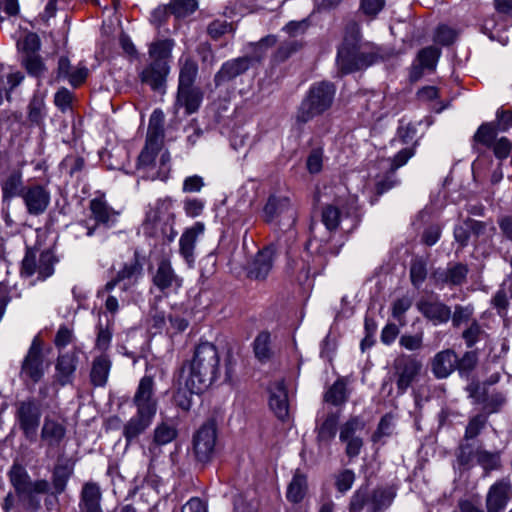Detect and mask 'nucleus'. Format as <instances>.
<instances>
[{
  "label": "nucleus",
  "mask_w": 512,
  "mask_h": 512,
  "mask_svg": "<svg viewBox=\"0 0 512 512\" xmlns=\"http://www.w3.org/2000/svg\"><path fill=\"white\" fill-rule=\"evenodd\" d=\"M136 413L124 424L122 435L126 445L137 443L153 423L158 409L155 380L152 375H144L131 399Z\"/></svg>",
  "instance_id": "obj_1"
},
{
  "label": "nucleus",
  "mask_w": 512,
  "mask_h": 512,
  "mask_svg": "<svg viewBox=\"0 0 512 512\" xmlns=\"http://www.w3.org/2000/svg\"><path fill=\"white\" fill-rule=\"evenodd\" d=\"M174 47L175 40L173 38L154 39L148 44L150 61L137 71V78L141 85L148 87L155 94L164 95L166 93Z\"/></svg>",
  "instance_id": "obj_2"
},
{
  "label": "nucleus",
  "mask_w": 512,
  "mask_h": 512,
  "mask_svg": "<svg viewBox=\"0 0 512 512\" xmlns=\"http://www.w3.org/2000/svg\"><path fill=\"white\" fill-rule=\"evenodd\" d=\"M186 370L191 386L194 381L198 383V390H207L220 377V356L217 347L207 341L198 343L194 347L192 358L183 361L178 369L179 379L184 378Z\"/></svg>",
  "instance_id": "obj_3"
},
{
  "label": "nucleus",
  "mask_w": 512,
  "mask_h": 512,
  "mask_svg": "<svg viewBox=\"0 0 512 512\" xmlns=\"http://www.w3.org/2000/svg\"><path fill=\"white\" fill-rule=\"evenodd\" d=\"M337 86L329 80L314 82L305 93L297 108L295 121L305 125L315 118L328 114L335 101Z\"/></svg>",
  "instance_id": "obj_4"
},
{
  "label": "nucleus",
  "mask_w": 512,
  "mask_h": 512,
  "mask_svg": "<svg viewBox=\"0 0 512 512\" xmlns=\"http://www.w3.org/2000/svg\"><path fill=\"white\" fill-rule=\"evenodd\" d=\"M9 480L17 498L15 512H38L41 509V499L38 494H48L50 484L45 479L31 481L27 471L21 465H13L9 472Z\"/></svg>",
  "instance_id": "obj_5"
},
{
  "label": "nucleus",
  "mask_w": 512,
  "mask_h": 512,
  "mask_svg": "<svg viewBox=\"0 0 512 512\" xmlns=\"http://www.w3.org/2000/svg\"><path fill=\"white\" fill-rule=\"evenodd\" d=\"M380 59V48L371 42L339 45L336 55L337 73L343 77L363 71Z\"/></svg>",
  "instance_id": "obj_6"
},
{
  "label": "nucleus",
  "mask_w": 512,
  "mask_h": 512,
  "mask_svg": "<svg viewBox=\"0 0 512 512\" xmlns=\"http://www.w3.org/2000/svg\"><path fill=\"white\" fill-rule=\"evenodd\" d=\"M198 70L197 62L191 57L180 62L175 106L184 108L186 115L196 113L204 98L202 88L196 85Z\"/></svg>",
  "instance_id": "obj_7"
},
{
  "label": "nucleus",
  "mask_w": 512,
  "mask_h": 512,
  "mask_svg": "<svg viewBox=\"0 0 512 512\" xmlns=\"http://www.w3.org/2000/svg\"><path fill=\"white\" fill-rule=\"evenodd\" d=\"M479 363L478 350L465 351L458 356L452 348L437 352L430 360V369L436 379H446L457 371L461 377H470Z\"/></svg>",
  "instance_id": "obj_8"
},
{
  "label": "nucleus",
  "mask_w": 512,
  "mask_h": 512,
  "mask_svg": "<svg viewBox=\"0 0 512 512\" xmlns=\"http://www.w3.org/2000/svg\"><path fill=\"white\" fill-rule=\"evenodd\" d=\"M397 494L395 485H377L371 489L369 483L359 486L348 503V512H384L393 503Z\"/></svg>",
  "instance_id": "obj_9"
},
{
  "label": "nucleus",
  "mask_w": 512,
  "mask_h": 512,
  "mask_svg": "<svg viewBox=\"0 0 512 512\" xmlns=\"http://www.w3.org/2000/svg\"><path fill=\"white\" fill-rule=\"evenodd\" d=\"M336 204H325L321 208V222L325 228L334 233L340 228L342 217L349 219L350 224L342 228L344 232H353L362 221V210L356 196H349L345 200H337Z\"/></svg>",
  "instance_id": "obj_10"
},
{
  "label": "nucleus",
  "mask_w": 512,
  "mask_h": 512,
  "mask_svg": "<svg viewBox=\"0 0 512 512\" xmlns=\"http://www.w3.org/2000/svg\"><path fill=\"white\" fill-rule=\"evenodd\" d=\"M41 39L36 32L26 31L16 41V50L20 66L26 73L37 80L44 77L47 67L41 56Z\"/></svg>",
  "instance_id": "obj_11"
},
{
  "label": "nucleus",
  "mask_w": 512,
  "mask_h": 512,
  "mask_svg": "<svg viewBox=\"0 0 512 512\" xmlns=\"http://www.w3.org/2000/svg\"><path fill=\"white\" fill-rule=\"evenodd\" d=\"M39 250L27 246L25 255L21 261L20 275L25 278L32 277L37 273V279L44 281L54 273V266L59 261L51 249H45L38 255Z\"/></svg>",
  "instance_id": "obj_12"
},
{
  "label": "nucleus",
  "mask_w": 512,
  "mask_h": 512,
  "mask_svg": "<svg viewBox=\"0 0 512 512\" xmlns=\"http://www.w3.org/2000/svg\"><path fill=\"white\" fill-rule=\"evenodd\" d=\"M14 417L23 437L33 443L37 439V431L42 416V405L39 399L28 397L16 401Z\"/></svg>",
  "instance_id": "obj_13"
},
{
  "label": "nucleus",
  "mask_w": 512,
  "mask_h": 512,
  "mask_svg": "<svg viewBox=\"0 0 512 512\" xmlns=\"http://www.w3.org/2000/svg\"><path fill=\"white\" fill-rule=\"evenodd\" d=\"M423 364L415 354H400L392 364V375L396 383L397 394L403 395L416 382Z\"/></svg>",
  "instance_id": "obj_14"
},
{
  "label": "nucleus",
  "mask_w": 512,
  "mask_h": 512,
  "mask_svg": "<svg viewBox=\"0 0 512 512\" xmlns=\"http://www.w3.org/2000/svg\"><path fill=\"white\" fill-rule=\"evenodd\" d=\"M217 422L214 418L207 419L194 433L193 451L198 462L208 463L215 454L217 441Z\"/></svg>",
  "instance_id": "obj_15"
},
{
  "label": "nucleus",
  "mask_w": 512,
  "mask_h": 512,
  "mask_svg": "<svg viewBox=\"0 0 512 512\" xmlns=\"http://www.w3.org/2000/svg\"><path fill=\"white\" fill-rule=\"evenodd\" d=\"M90 76L89 69L82 63L73 66L67 55H61L57 59V66L51 74L49 83L68 81L73 89L83 87Z\"/></svg>",
  "instance_id": "obj_16"
},
{
  "label": "nucleus",
  "mask_w": 512,
  "mask_h": 512,
  "mask_svg": "<svg viewBox=\"0 0 512 512\" xmlns=\"http://www.w3.org/2000/svg\"><path fill=\"white\" fill-rule=\"evenodd\" d=\"M441 54V48L436 45H429L418 50L408 71V81L414 84L423 78L425 72L434 73Z\"/></svg>",
  "instance_id": "obj_17"
},
{
  "label": "nucleus",
  "mask_w": 512,
  "mask_h": 512,
  "mask_svg": "<svg viewBox=\"0 0 512 512\" xmlns=\"http://www.w3.org/2000/svg\"><path fill=\"white\" fill-rule=\"evenodd\" d=\"M48 183L49 180L45 183L29 180L25 185L21 198L28 214L39 216L47 210L51 200Z\"/></svg>",
  "instance_id": "obj_18"
},
{
  "label": "nucleus",
  "mask_w": 512,
  "mask_h": 512,
  "mask_svg": "<svg viewBox=\"0 0 512 512\" xmlns=\"http://www.w3.org/2000/svg\"><path fill=\"white\" fill-rule=\"evenodd\" d=\"M44 340L35 336L21 365V375L33 384L38 383L44 376Z\"/></svg>",
  "instance_id": "obj_19"
},
{
  "label": "nucleus",
  "mask_w": 512,
  "mask_h": 512,
  "mask_svg": "<svg viewBox=\"0 0 512 512\" xmlns=\"http://www.w3.org/2000/svg\"><path fill=\"white\" fill-rule=\"evenodd\" d=\"M291 209L292 201L289 196L271 193L259 211V218L266 225L279 226Z\"/></svg>",
  "instance_id": "obj_20"
},
{
  "label": "nucleus",
  "mask_w": 512,
  "mask_h": 512,
  "mask_svg": "<svg viewBox=\"0 0 512 512\" xmlns=\"http://www.w3.org/2000/svg\"><path fill=\"white\" fill-rule=\"evenodd\" d=\"M469 272L468 264L451 261L445 269H434L430 274V278L437 287H461L467 282Z\"/></svg>",
  "instance_id": "obj_21"
},
{
  "label": "nucleus",
  "mask_w": 512,
  "mask_h": 512,
  "mask_svg": "<svg viewBox=\"0 0 512 512\" xmlns=\"http://www.w3.org/2000/svg\"><path fill=\"white\" fill-rule=\"evenodd\" d=\"M253 65V57L243 55L229 59L222 63L220 69L215 73L213 82L216 88L222 87L243 76Z\"/></svg>",
  "instance_id": "obj_22"
},
{
  "label": "nucleus",
  "mask_w": 512,
  "mask_h": 512,
  "mask_svg": "<svg viewBox=\"0 0 512 512\" xmlns=\"http://www.w3.org/2000/svg\"><path fill=\"white\" fill-rule=\"evenodd\" d=\"M417 310L433 325L447 323L451 318V308L439 299V296L431 293L421 297L416 303Z\"/></svg>",
  "instance_id": "obj_23"
},
{
  "label": "nucleus",
  "mask_w": 512,
  "mask_h": 512,
  "mask_svg": "<svg viewBox=\"0 0 512 512\" xmlns=\"http://www.w3.org/2000/svg\"><path fill=\"white\" fill-rule=\"evenodd\" d=\"M275 248L273 245L264 246L246 265V277L250 280L264 281L274 265Z\"/></svg>",
  "instance_id": "obj_24"
},
{
  "label": "nucleus",
  "mask_w": 512,
  "mask_h": 512,
  "mask_svg": "<svg viewBox=\"0 0 512 512\" xmlns=\"http://www.w3.org/2000/svg\"><path fill=\"white\" fill-rule=\"evenodd\" d=\"M512 499V483L508 477L498 479L487 492L485 505L487 512H503Z\"/></svg>",
  "instance_id": "obj_25"
},
{
  "label": "nucleus",
  "mask_w": 512,
  "mask_h": 512,
  "mask_svg": "<svg viewBox=\"0 0 512 512\" xmlns=\"http://www.w3.org/2000/svg\"><path fill=\"white\" fill-rule=\"evenodd\" d=\"M151 281L163 294H168L171 290L177 289L182 285L181 278L175 273L170 259L166 256L159 258Z\"/></svg>",
  "instance_id": "obj_26"
},
{
  "label": "nucleus",
  "mask_w": 512,
  "mask_h": 512,
  "mask_svg": "<svg viewBox=\"0 0 512 512\" xmlns=\"http://www.w3.org/2000/svg\"><path fill=\"white\" fill-rule=\"evenodd\" d=\"M512 128V107L504 105L496 111V119L491 122H483L477 129V139L488 142L493 133L506 132Z\"/></svg>",
  "instance_id": "obj_27"
},
{
  "label": "nucleus",
  "mask_w": 512,
  "mask_h": 512,
  "mask_svg": "<svg viewBox=\"0 0 512 512\" xmlns=\"http://www.w3.org/2000/svg\"><path fill=\"white\" fill-rule=\"evenodd\" d=\"M268 405L274 415L282 422L289 419L288 389L285 380L271 383L268 387Z\"/></svg>",
  "instance_id": "obj_28"
},
{
  "label": "nucleus",
  "mask_w": 512,
  "mask_h": 512,
  "mask_svg": "<svg viewBox=\"0 0 512 512\" xmlns=\"http://www.w3.org/2000/svg\"><path fill=\"white\" fill-rule=\"evenodd\" d=\"M75 461L71 458L61 461L60 457L51 470V483L49 493L54 497L63 494L70 478L74 475Z\"/></svg>",
  "instance_id": "obj_29"
},
{
  "label": "nucleus",
  "mask_w": 512,
  "mask_h": 512,
  "mask_svg": "<svg viewBox=\"0 0 512 512\" xmlns=\"http://www.w3.org/2000/svg\"><path fill=\"white\" fill-rule=\"evenodd\" d=\"M179 378L178 372L175 373L174 377ZM178 387H176L172 394V403L179 409L183 414H188L192 407V397L194 394L200 395L206 390H198V383L193 381V386L190 384V379L185 378L184 385L181 384V379H178Z\"/></svg>",
  "instance_id": "obj_30"
},
{
  "label": "nucleus",
  "mask_w": 512,
  "mask_h": 512,
  "mask_svg": "<svg viewBox=\"0 0 512 512\" xmlns=\"http://www.w3.org/2000/svg\"><path fill=\"white\" fill-rule=\"evenodd\" d=\"M77 364L78 356L75 352L59 354L55 364L54 382L62 387L72 384Z\"/></svg>",
  "instance_id": "obj_31"
},
{
  "label": "nucleus",
  "mask_w": 512,
  "mask_h": 512,
  "mask_svg": "<svg viewBox=\"0 0 512 512\" xmlns=\"http://www.w3.org/2000/svg\"><path fill=\"white\" fill-rule=\"evenodd\" d=\"M90 217L96 222V226L111 228L117 220L119 212L115 211L105 200L104 195L95 197L89 202Z\"/></svg>",
  "instance_id": "obj_32"
},
{
  "label": "nucleus",
  "mask_w": 512,
  "mask_h": 512,
  "mask_svg": "<svg viewBox=\"0 0 512 512\" xmlns=\"http://www.w3.org/2000/svg\"><path fill=\"white\" fill-rule=\"evenodd\" d=\"M101 500L102 491L97 482L87 481L83 483L78 503L80 512H103Z\"/></svg>",
  "instance_id": "obj_33"
},
{
  "label": "nucleus",
  "mask_w": 512,
  "mask_h": 512,
  "mask_svg": "<svg viewBox=\"0 0 512 512\" xmlns=\"http://www.w3.org/2000/svg\"><path fill=\"white\" fill-rule=\"evenodd\" d=\"M205 230L204 223L195 222L193 226L186 228L179 240V253L188 265L195 261L194 250L199 235Z\"/></svg>",
  "instance_id": "obj_34"
},
{
  "label": "nucleus",
  "mask_w": 512,
  "mask_h": 512,
  "mask_svg": "<svg viewBox=\"0 0 512 512\" xmlns=\"http://www.w3.org/2000/svg\"><path fill=\"white\" fill-rule=\"evenodd\" d=\"M179 433L176 425L170 421H161L153 430L148 450L156 453L162 446H165L177 439Z\"/></svg>",
  "instance_id": "obj_35"
},
{
  "label": "nucleus",
  "mask_w": 512,
  "mask_h": 512,
  "mask_svg": "<svg viewBox=\"0 0 512 512\" xmlns=\"http://www.w3.org/2000/svg\"><path fill=\"white\" fill-rule=\"evenodd\" d=\"M309 257L307 254V258L302 256H290L288 258L285 273L291 282L300 286H304L308 282L311 274Z\"/></svg>",
  "instance_id": "obj_36"
},
{
  "label": "nucleus",
  "mask_w": 512,
  "mask_h": 512,
  "mask_svg": "<svg viewBox=\"0 0 512 512\" xmlns=\"http://www.w3.org/2000/svg\"><path fill=\"white\" fill-rule=\"evenodd\" d=\"M499 133H493L490 141L483 142L477 139V131L472 137V147L475 151H480V147L491 149L494 156L499 160H504L509 157L512 151V141L507 137L497 138Z\"/></svg>",
  "instance_id": "obj_37"
},
{
  "label": "nucleus",
  "mask_w": 512,
  "mask_h": 512,
  "mask_svg": "<svg viewBox=\"0 0 512 512\" xmlns=\"http://www.w3.org/2000/svg\"><path fill=\"white\" fill-rule=\"evenodd\" d=\"M143 265L140 260V254L136 250L133 258L122 265L121 269L115 273L117 280L123 284V289L126 290L135 285L139 277L142 275Z\"/></svg>",
  "instance_id": "obj_38"
},
{
  "label": "nucleus",
  "mask_w": 512,
  "mask_h": 512,
  "mask_svg": "<svg viewBox=\"0 0 512 512\" xmlns=\"http://www.w3.org/2000/svg\"><path fill=\"white\" fill-rule=\"evenodd\" d=\"M175 221H161L159 223H143V231L146 237L159 241L162 245L170 244L177 232L174 229Z\"/></svg>",
  "instance_id": "obj_39"
},
{
  "label": "nucleus",
  "mask_w": 512,
  "mask_h": 512,
  "mask_svg": "<svg viewBox=\"0 0 512 512\" xmlns=\"http://www.w3.org/2000/svg\"><path fill=\"white\" fill-rule=\"evenodd\" d=\"M66 436V427L63 423L48 416L44 418L40 437L46 442L47 447L54 448L59 446Z\"/></svg>",
  "instance_id": "obj_40"
},
{
  "label": "nucleus",
  "mask_w": 512,
  "mask_h": 512,
  "mask_svg": "<svg viewBox=\"0 0 512 512\" xmlns=\"http://www.w3.org/2000/svg\"><path fill=\"white\" fill-rule=\"evenodd\" d=\"M112 362L108 354L96 356L91 365L89 374L90 384L93 387H104L107 384Z\"/></svg>",
  "instance_id": "obj_41"
},
{
  "label": "nucleus",
  "mask_w": 512,
  "mask_h": 512,
  "mask_svg": "<svg viewBox=\"0 0 512 512\" xmlns=\"http://www.w3.org/2000/svg\"><path fill=\"white\" fill-rule=\"evenodd\" d=\"M339 412H328L316 426V441L319 445H329L335 438L339 422Z\"/></svg>",
  "instance_id": "obj_42"
},
{
  "label": "nucleus",
  "mask_w": 512,
  "mask_h": 512,
  "mask_svg": "<svg viewBox=\"0 0 512 512\" xmlns=\"http://www.w3.org/2000/svg\"><path fill=\"white\" fill-rule=\"evenodd\" d=\"M307 492L308 477L301 469H296L288 484L286 498L292 504H299L304 500Z\"/></svg>",
  "instance_id": "obj_43"
},
{
  "label": "nucleus",
  "mask_w": 512,
  "mask_h": 512,
  "mask_svg": "<svg viewBox=\"0 0 512 512\" xmlns=\"http://www.w3.org/2000/svg\"><path fill=\"white\" fill-rule=\"evenodd\" d=\"M173 200L171 197L158 199L155 206L146 213L143 223H159L161 221H175V214L171 211Z\"/></svg>",
  "instance_id": "obj_44"
},
{
  "label": "nucleus",
  "mask_w": 512,
  "mask_h": 512,
  "mask_svg": "<svg viewBox=\"0 0 512 512\" xmlns=\"http://www.w3.org/2000/svg\"><path fill=\"white\" fill-rule=\"evenodd\" d=\"M348 400L347 380L344 377L337 378L323 394V401L335 407L343 406Z\"/></svg>",
  "instance_id": "obj_45"
},
{
  "label": "nucleus",
  "mask_w": 512,
  "mask_h": 512,
  "mask_svg": "<svg viewBox=\"0 0 512 512\" xmlns=\"http://www.w3.org/2000/svg\"><path fill=\"white\" fill-rule=\"evenodd\" d=\"M25 185H23V177L21 169H14L1 183L2 198L4 201L14 197H21Z\"/></svg>",
  "instance_id": "obj_46"
},
{
  "label": "nucleus",
  "mask_w": 512,
  "mask_h": 512,
  "mask_svg": "<svg viewBox=\"0 0 512 512\" xmlns=\"http://www.w3.org/2000/svg\"><path fill=\"white\" fill-rule=\"evenodd\" d=\"M105 317V323L100 318L96 325L95 349L99 350L101 354H107L114 331V317H108L107 315Z\"/></svg>",
  "instance_id": "obj_47"
},
{
  "label": "nucleus",
  "mask_w": 512,
  "mask_h": 512,
  "mask_svg": "<svg viewBox=\"0 0 512 512\" xmlns=\"http://www.w3.org/2000/svg\"><path fill=\"white\" fill-rule=\"evenodd\" d=\"M476 462L482 467L484 475H489L492 471L502 468L501 452H491L479 447L476 449Z\"/></svg>",
  "instance_id": "obj_48"
},
{
  "label": "nucleus",
  "mask_w": 512,
  "mask_h": 512,
  "mask_svg": "<svg viewBox=\"0 0 512 512\" xmlns=\"http://www.w3.org/2000/svg\"><path fill=\"white\" fill-rule=\"evenodd\" d=\"M305 42L302 40H284L281 42L276 50L273 52L271 61L274 64H281L286 62L292 55L302 50Z\"/></svg>",
  "instance_id": "obj_49"
},
{
  "label": "nucleus",
  "mask_w": 512,
  "mask_h": 512,
  "mask_svg": "<svg viewBox=\"0 0 512 512\" xmlns=\"http://www.w3.org/2000/svg\"><path fill=\"white\" fill-rule=\"evenodd\" d=\"M237 27L238 23L235 21L228 22L226 20L215 19L207 25L206 33L211 40L219 41L228 34L233 38Z\"/></svg>",
  "instance_id": "obj_50"
},
{
  "label": "nucleus",
  "mask_w": 512,
  "mask_h": 512,
  "mask_svg": "<svg viewBox=\"0 0 512 512\" xmlns=\"http://www.w3.org/2000/svg\"><path fill=\"white\" fill-rule=\"evenodd\" d=\"M253 352L261 363L269 361L273 356L271 348V334L269 331L264 330L258 333L253 341Z\"/></svg>",
  "instance_id": "obj_51"
},
{
  "label": "nucleus",
  "mask_w": 512,
  "mask_h": 512,
  "mask_svg": "<svg viewBox=\"0 0 512 512\" xmlns=\"http://www.w3.org/2000/svg\"><path fill=\"white\" fill-rule=\"evenodd\" d=\"M45 117L46 105L44 97L34 94L27 107V118L31 124L41 126Z\"/></svg>",
  "instance_id": "obj_52"
},
{
  "label": "nucleus",
  "mask_w": 512,
  "mask_h": 512,
  "mask_svg": "<svg viewBox=\"0 0 512 512\" xmlns=\"http://www.w3.org/2000/svg\"><path fill=\"white\" fill-rule=\"evenodd\" d=\"M386 7V0H359L358 13L367 23L376 20Z\"/></svg>",
  "instance_id": "obj_53"
},
{
  "label": "nucleus",
  "mask_w": 512,
  "mask_h": 512,
  "mask_svg": "<svg viewBox=\"0 0 512 512\" xmlns=\"http://www.w3.org/2000/svg\"><path fill=\"white\" fill-rule=\"evenodd\" d=\"M459 37V32L447 24L440 23L434 30V45L441 47H450L455 44Z\"/></svg>",
  "instance_id": "obj_54"
},
{
  "label": "nucleus",
  "mask_w": 512,
  "mask_h": 512,
  "mask_svg": "<svg viewBox=\"0 0 512 512\" xmlns=\"http://www.w3.org/2000/svg\"><path fill=\"white\" fill-rule=\"evenodd\" d=\"M362 40L361 23L355 17L346 18L340 45L358 44Z\"/></svg>",
  "instance_id": "obj_55"
},
{
  "label": "nucleus",
  "mask_w": 512,
  "mask_h": 512,
  "mask_svg": "<svg viewBox=\"0 0 512 512\" xmlns=\"http://www.w3.org/2000/svg\"><path fill=\"white\" fill-rule=\"evenodd\" d=\"M484 398L485 401L481 402V411L488 416L499 413L507 403L506 395L501 391L494 390L491 394L487 392Z\"/></svg>",
  "instance_id": "obj_56"
},
{
  "label": "nucleus",
  "mask_w": 512,
  "mask_h": 512,
  "mask_svg": "<svg viewBox=\"0 0 512 512\" xmlns=\"http://www.w3.org/2000/svg\"><path fill=\"white\" fill-rule=\"evenodd\" d=\"M461 337L464 340L466 347L473 350L472 348L475 344L488 337V334L477 319H472L468 327L462 332Z\"/></svg>",
  "instance_id": "obj_57"
},
{
  "label": "nucleus",
  "mask_w": 512,
  "mask_h": 512,
  "mask_svg": "<svg viewBox=\"0 0 512 512\" xmlns=\"http://www.w3.org/2000/svg\"><path fill=\"white\" fill-rule=\"evenodd\" d=\"M456 460L459 468L462 470H470L474 467V459H476V450L472 444L461 442L455 452Z\"/></svg>",
  "instance_id": "obj_58"
},
{
  "label": "nucleus",
  "mask_w": 512,
  "mask_h": 512,
  "mask_svg": "<svg viewBox=\"0 0 512 512\" xmlns=\"http://www.w3.org/2000/svg\"><path fill=\"white\" fill-rule=\"evenodd\" d=\"M488 418L489 416L486 415V413H483L482 411L470 417L468 424L465 428L463 440L469 441L478 437L482 430L486 427L488 423Z\"/></svg>",
  "instance_id": "obj_59"
},
{
  "label": "nucleus",
  "mask_w": 512,
  "mask_h": 512,
  "mask_svg": "<svg viewBox=\"0 0 512 512\" xmlns=\"http://www.w3.org/2000/svg\"><path fill=\"white\" fill-rule=\"evenodd\" d=\"M169 8L175 19L181 20L189 17L198 9L197 0H170Z\"/></svg>",
  "instance_id": "obj_60"
},
{
  "label": "nucleus",
  "mask_w": 512,
  "mask_h": 512,
  "mask_svg": "<svg viewBox=\"0 0 512 512\" xmlns=\"http://www.w3.org/2000/svg\"><path fill=\"white\" fill-rule=\"evenodd\" d=\"M427 262L422 257H415L412 259L410 264V281L415 288H419L420 285L427 278Z\"/></svg>",
  "instance_id": "obj_61"
},
{
  "label": "nucleus",
  "mask_w": 512,
  "mask_h": 512,
  "mask_svg": "<svg viewBox=\"0 0 512 512\" xmlns=\"http://www.w3.org/2000/svg\"><path fill=\"white\" fill-rule=\"evenodd\" d=\"M86 162L82 156L70 154L67 155L61 162L60 167L71 177L80 179V174L85 169Z\"/></svg>",
  "instance_id": "obj_62"
},
{
  "label": "nucleus",
  "mask_w": 512,
  "mask_h": 512,
  "mask_svg": "<svg viewBox=\"0 0 512 512\" xmlns=\"http://www.w3.org/2000/svg\"><path fill=\"white\" fill-rule=\"evenodd\" d=\"M54 105L62 112L73 110L74 103L77 102V97L74 92L66 87H60L54 94Z\"/></svg>",
  "instance_id": "obj_63"
},
{
  "label": "nucleus",
  "mask_w": 512,
  "mask_h": 512,
  "mask_svg": "<svg viewBox=\"0 0 512 512\" xmlns=\"http://www.w3.org/2000/svg\"><path fill=\"white\" fill-rule=\"evenodd\" d=\"M366 423L360 416H350L349 419L340 427L339 439L346 441L355 438L356 432L365 428Z\"/></svg>",
  "instance_id": "obj_64"
}]
</instances>
